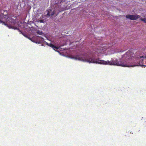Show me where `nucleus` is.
Returning <instances> with one entry per match:
<instances>
[{"label": "nucleus", "instance_id": "nucleus-9", "mask_svg": "<svg viewBox=\"0 0 146 146\" xmlns=\"http://www.w3.org/2000/svg\"><path fill=\"white\" fill-rule=\"evenodd\" d=\"M59 48H60L59 47H57L56 46H54V47H53V48H53V49H54V50L56 51L57 50H56L57 49H59Z\"/></svg>", "mask_w": 146, "mask_h": 146}, {"label": "nucleus", "instance_id": "nucleus-8", "mask_svg": "<svg viewBox=\"0 0 146 146\" xmlns=\"http://www.w3.org/2000/svg\"><path fill=\"white\" fill-rule=\"evenodd\" d=\"M9 28H11V29H14L18 30L19 31H20H20L19 29L17 28L16 27H14V26H11L10 27H9Z\"/></svg>", "mask_w": 146, "mask_h": 146}, {"label": "nucleus", "instance_id": "nucleus-2", "mask_svg": "<svg viewBox=\"0 0 146 146\" xmlns=\"http://www.w3.org/2000/svg\"><path fill=\"white\" fill-rule=\"evenodd\" d=\"M1 15H0V23L6 25L5 22L8 19V12L6 10H3L1 11Z\"/></svg>", "mask_w": 146, "mask_h": 146}, {"label": "nucleus", "instance_id": "nucleus-6", "mask_svg": "<svg viewBox=\"0 0 146 146\" xmlns=\"http://www.w3.org/2000/svg\"><path fill=\"white\" fill-rule=\"evenodd\" d=\"M46 44L47 45L51 47L52 48H53V47H54V46L53 44L52 43H48L46 42Z\"/></svg>", "mask_w": 146, "mask_h": 146}, {"label": "nucleus", "instance_id": "nucleus-14", "mask_svg": "<svg viewBox=\"0 0 146 146\" xmlns=\"http://www.w3.org/2000/svg\"><path fill=\"white\" fill-rule=\"evenodd\" d=\"M129 53L127 52V53H126V55H128L129 54Z\"/></svg>", "mask_w": 146, "mask_h": 146}, {"label": "nucleus", "instance_id": "nucleus-10", "mask_svg": "<svg viewBox=\"0 0 146 146\" xmlns=\"http://www.w3.org/2000/svg\"><path fill=\"white\" fill-rule=\"evenodd\" d=\"M140 20L144 21L145 23H146V18H141V19H140Z\"/></svg>", "mask_w": 146, "mask_h": 146}, {"label": "nucleus", "instance_id": "nucleus-5", "mask_svg": "<svg viewBox=\"0 0 146 146\" xmlns=\"http://www.w3.org/2000/svg\"><path fill=\"white\" fill-rule=\"evenodd\" d=\"M8 21L9 22L11 23V24L13 25H15L16 23V19L11 18L9 19Z\"/></svg>", "mask_w": 146, "mask_h": 146}, {"label": "nucleus", "instance_id": "nucleus-13", "mask_svg": "<svg viewBox=\"0 0 146 146\" xmlns=\"http://www.w3.org/2000/svg\"><path fill=\"white\" fill-rule=\"evenodd\" d=\"M44 15H42L40 17V19H41L43 18H44Z\"/></svg>", "mask_w": 146, "mask_h": 146}, {"label": "nucleus", "instance_id": "nucleus-15", "mask_svg": "<svg viewBox=\"0 0 146 146\" xmlns=\"http://www.w3.org/2000/svg\"><path fill=\"white\" fill-rule=\"evenodd\" d=\"M22 33V34L24 36H25V37H27V36H26L24 35V34H23V33Z\"/></svg>", "mask_w": 146, "mask_h": 146}, {"label": "nucleus", "instance_id": "nucleus-4", "mask_svg": "<svg viewBox=\"0 0 146 146\" xmlns=\"http://www.w3.org/2000/svg\"><path fill=\"white\" fill-rule=\"evenodd\" d=\"M55 15L57 16V14H56V10L55 9H49L48 10V13L46 14V16H52Z\"/></svg>", "mask_w": 146, "mask_h": 146}, {"label": "nucleus", "instance_id": "nucleus-1", "mask_svg": "<svg viewBox=\"0 0 146 146\" xmlns=\"http://www.w3.org/2000/svg\"><path fill=\"white\" fill-rule=\"evenodd\" d=\"M74 59L81 60L84 62H87L89 63H96L104 65H117L122 67H134L139 65V63L134 65H129L126 61L119 62L117 60L114 61H110L109 60L106 61L104 60H99L95 58L94 56L90 58L88 57H82L81 55H76L73 56L72 58Z\"/></svg>", "mask_w": 146, "mask_h": 146}, {"label": "nucleus", "instance_id": "nucleus-12", "mask_svg": "<svg viewBox=\"0 0 146 146\" xmlns=\"http://www.w3.org/2000/svg\"><path fill=\"white\" fill-rule=\"evenodd\" d=\"M38 34L41 35L43 33L42 32L39 31H38Z\"/></svg>", "mask_w": 146, "mask_h": 146}, {"label": "nucleus", "instance_id": "nucleus-7", "mask_svg": "<svg viewBox=\"0 0 146 146\" xmlns=\"http://www.w3.org/2000/svg\"><path fill=\"white\" fill-rule=\"evenodd\" d=\"M46 44L47 45L51 47L52 48H53V47H54V46L53 44L52 43H48L46 42Z\"/></svg>", "mask_w": 146, "mask_h": 146}, {"label": "nucleus", "instance_id": "nucleus-11", "mask_svg": "<svg viewBox=\"0 0 146 146\" xmlns=\"http://www.w3.org/2000/svg\"><path fill=\"white\" fill-rule=\"evenodd\" d=\"M38 22H39L40 23H44V20L43 19H40L38 20Z\"/></svg>", "mask_w": 146, "mask_h": 146}, {"label": "nucleus", "instance_id": "nucleus-16", "mask_svg": "<svg viewBox=\"0 0 146 146\" xmlns=\"http://www.w3.org/2000/svg\"><path fill=\"white\" fill-rule=\"evenodd\" d=\"M142 66H144V67H145V66H145V65H142Z\"/></svg>", "mask_w": 146, "mask_h": 146}, {"label": "nucleus", "instance_id": "nucleus-17", "mask_svg": "<svg viewBox=\"0 0 146 146\" xmlns=\"http://www.w3.org/2000/svg\"><path fill=\"white\" fill-rule=\"evenodd\" d=\"M143 56H142V57H141V58H143Z\"/></svg>", "mask_w": 146, "mask_h": 146}, {"label": "nucleus", "instance_id": "nucleus-3", "mask_svg": "<svg viewBox=\"0 0 146 146\" xmlns=\"http://www.w3.org/2000/svg\"><path fill=\"white\" fill-rule=\"evenodd\" d=\"M125 17L126 18L130 19L131 20H134L139 18L140 16L137 14L133 15L128 14L126 15Z\"/></svg>", "mask_w": 146, "mask_h": 146}]
</instances>
